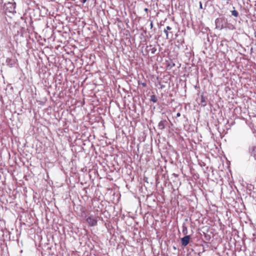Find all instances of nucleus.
<instances>
[{"mask_svg":"<svg viewBox=\"0 0 256 256\" xmlns=\"http://www.w3.org/2000/svg\"><path fill=\"white\" fill-rule=\"evenodd\" d=\"M196 101L198 104L202 106H204L207 104L206 99L203 94H201L198 98H197Z\"/></svg>","mask_w":256,"mask_h":256,"instance_id":"nucleus-1","label":"nucleus"},{"mask_svg":"<svg viewBox=\"0 0 256 256\" xmlns=\"http://www.w3.org/2000/svg\"><path fill=\"white\" fill-rule=\"evenodd\" d=\"M86 222L90 226H96L97 224L98 220L92 216H88L86 218Z\"/></svg>","mask_w":256,"mask_h":256,"instance_id":"nucleus-2","label":"nucleus"},{"mask_svg":"<svg viewBox=\"0 0 256 256\" xmlns=\"http://www.w3.org/2000/svg\"><path fill=\"white\" fill-rule=\"evenodd\" d=\"M190 236L188 235V236H184L181 240V242H182V245L184 246H187L190 242Z\"/></svg>","mask_w":256,"mask_h":256,"instance_id":"nucleus-3","label":"nucleus"},{"mask_svg":"<svg viewBox=\"0 0 256 256\" xmlns=\"http://www.w3.org/2000/svg\"><path fill=\"white\" fill-rule=\"evenodd\" d=\"M6 10H8V8H9L8 12H14V4L12 3H8L6 6Z\"/></svg>","mask_w":256,"mask_h":256,"instance_id":"nucleus-4","label":"nucleus"},{"mask_svg":"<svg viewBox=\"0 0 256 256\" xmlns=\"http://www.w3.org/2000/svg\"><path fill=\"white\" fill-rule=\"evenodd\" d=\"M250 152L252 154L256 157V146H252L250 148Z\"/></svg>","mask_w":256,"mask_h":256,"instance_id":"nucleus-5","label":"nucleus"},{"mask_svg":"<svg viewBox=\"0 0 256 256\" xmlns=\"http://www.w3.org/2000/svg\"><path fill=\"white\" fill-rule=\"evenodd\" d=\"M166 121L161 120L158 123V128L160 130H163L164 128V124H165Z\"/></svg>","mask_w":256,"mask_h":256,"instance_id":"nucleus-6","label":"nucleus"},{"mask_svg":"<svg viewBox=\"0 0 256 256\" xmlns=\"http://www.w3.org/2000/svg\"><path fill=\"white\" fill-rule=\"evenodd\" d=\"M150 100L153 102H157V98L155 95H152L150 96Z\"/></svg>","mask_w":256,"mask_h":256,"instance_id":"nucleus-7","label":"nucleus"},{"mask_svg":"<svg viewBox=\"0 0 256 256\" xmlns=\"http://www.w3.org/2000/svg\"><path fill=\"white\" fill-rule=\"evenodd\" d=\"M232 16H234L235 17H237L238 16V12L236 10H232Z\"/></svg>","mask_w":256,"mask_h":256,"instance_id":"nucleus-8","label":"nucleus"},{"mask_svg":"<svg viewBox=\"0 0 256 256\" xmlns=\"http://www.w3.org/2000/svg\"><path fill=\"white\" fill-rule=\"evenodd\" d=\"M164 33L166 34V39H168L169 38H168L169 32H168V30H166L164 29Z\"/></svg>","mask_w":256,"mask_h":256,"instance_id":"nucleus-9","label":"nucleus"},{"mask_svg":"<svg viewBox=\"0 0 256 256\" xmlns=\"http://www.w3.org/2000/svg\"><path fill=\"white\" fill-rule=\"evenodd\" d=\"M140 84H141L143 87H146V82H140V83H139Z\"/></svg>","mask_w":256,"mask_h":256,"instance_id":"nucleus-10","label":"nucleus"},{"mask_svg":"<svg viewBox=\"0 0 256 256\" xmlns=\"http://www.w3.org/2000/svg\"><path fill=\"white\" fill-rule=\"evenodd\" d=\"M186 232H187V228L186 227H184V228H183V232L184 234H186Z\"/></svg>","mask_w":256,"mask_h":256,"instance_id":"nucleus-11","label":"nucleus"},{"mask_svg":"<svg viewBox=\"0 0 256 256\" xmlns=\"http://www.w3.org/2000/svg\"><path fill=\"white\" fill-rule=\"evenodd\" d=\"M165 29L168 31V30H172V28L170 27V26H167L166 27V28H165Z\"/></svg>","mask_w":256,"mask_h":256,"instance_id":"nucleus-12","label":"nucleus"},{"mask_svg":"<svg viewBox=\"0 0 256 256\" xmlns=\"http://www.w3.org/2000/svg\"><path fill=\"white\" fill-rule=\"evenodd\" d=\"M229 29H230V30H234V27L233 25H232L231 26H230V27H228Z\"/></svg>","mask_w":256,"mask_h":256,"instance_id":"nucleus-13","label":"nucleus"},{"mask_svg":"<svg viewBox=\"0 0 256 256\" xmlns=\"http://www.w3.org/2000/svg\"><path fill=\"white\" fill-rule=\"evenodd\" d=\"M180 116V113H176V117H179Z\"/></svg>","mask_w":256,"mask_h":256,"instance_id":"nucleus-14","label":"nucleus"},{"mask_svg":"<svg viewBox=\"0 0 256 256\" xmlns=\"http://www.w3.org/2000/svg\"><path fill=\"white\" fill-rule=\"evenodd\" d=\"M86 0H82V2L83 3H85L86 2Z\"/></svg>","mask_w":256,"mask_h":256,"instance_id":"nucleus-15","label":"nucleus"},{"mask_svg":"<svg viewBox=\"0 0 256 256\" xmlns=\"http://www.w3.org/2000/svg\"><path fill=\"white\" fill-rule=\"evenodd\" d=\"M150 26H151V28H152V22H151V24H150Z\"/></svg>","mask_w":256,"mask_h":256,"instance_id":"nucleus-16","label":"nucleus"},{"mask_svg":"<svg viewBox=\"0 0 256 256\" xmlns=\"http://www.w3.org/2000/svg\"><path fill=\"white\" fill-rule=\"evenodd\" d=\"M144 10H145V11H148V8H145Z\"/></svg>","mask_w":256,"mask_h":256,"instance_id":"nucleus-17","label":"nucleus"}]
</instances>
